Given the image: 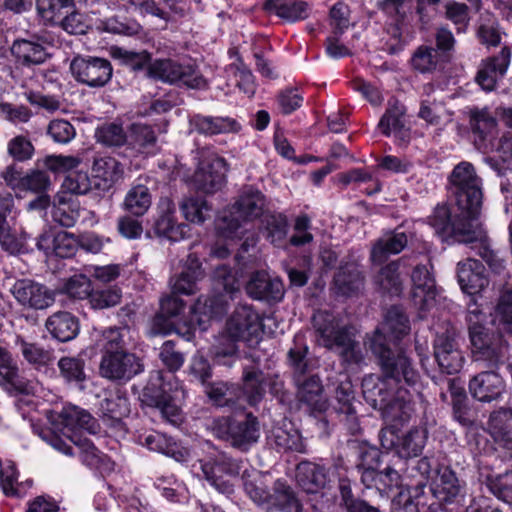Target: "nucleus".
Instances as JSON below:
<instances>
[{
    "mask_svg": "<svg viewBox=\"0 0 512 512\" xmlns=\"http://www.w3.org/2000/svg\"><path fill=\"white\" fill-rule=\"evenodd\" d=\"M180 210L187 221L201 224L210 216L211 207L204 198L189 197L182 201Z\"/></svg>",
    "mask_w": 512,
    "mask_h": 512,
    "instance_id": "nucleus-57",
    "label": "nucleus"
},
{
    "mask_svg": "<svg viewBox=\"0 0 512 512\" xmlns=\"http://www.w3.org/2000/svg\"><path fill=\"white\" fill-rule=\"evenodd\" d=\"M456 275L462 292L470 296V300L467 303V310L470 304L473 305L475 303L478 305L476 296L489 284L483 264L476 259L467 258L465 261L458 262Z\"/></svg>",
    "mask_w": 512,
    "mask_h": 512,
    "instance_id": "nucleus-22",
    "label": "nucleus"
},
{
    "mask_svg": "<svg viewBox=\"0 0 512 512\" xmlns=\"http://www.w3.org/2000/svg\"><path fill=\"white\" fill-rule=\"evenodd\" d=\"M385 421L388 426L381 429L379 434L380 443L384 449L394 450L400 458L417 457L422 453L427 441L426 429L414 427L399 435L398 426H402L406 421Z\"/></svg>",
    "mask_w": 512,
    "mask_h": 512,
    "instance_id": "nucleus-10",
    "label": "nucleus"
},
{
    "mask_svg": "<svg viewBox=\"0 0 512 512\" xmlns=\"http://www.w3.org/2000/svg\"><path fill=\"white\" fill-rule=\"evenodd\" d=\"M154 486L171 502L181 501L186 492L184 484L172 474L156 477Z\"/></svg>",
    "mask_w": 512,
    "mask_h": 512,
    "instance_id": "nucleus-60",
    "label": "nucleus"
},
{
    "mask_svg": "<svg viewBox=\"0 0 512 512\" xmlns=\"http://www.w3.org/2000/svg\"><path fill=\"white\" fill-rule=\"evenodd\" d=\"M127 143L138 152L144 153L149 147L154 146L156 135L150 126L133 124Z\"/></svg>",
    "mask_w": 512,
    "mask_h": 512,
    "instance_id": "nucleus-63",
    "label": "nucleus"
},
{
    "mask_svg": "<svg viewBox=\"0 0 512 512\" xmlns=\"http://www.w3.org/2000/svg\"><path fill=\"white\" fill-rule=\"evenodd\" d=\"M95 189L108 191L123 178L124 168L121 162L110 156L95 158L92 165Z\"/></svg>",
    "mask_w": 512,
    "mask_h": 512,
    "instance_id": "nucleus-34",
    "label": "nucleus"
},
{
    "mask_svg": "<svg viewBox=\"0 0 512 512\" xmlns=\"http://www.w3.org/2000/svg\"><path fill=\"white\" fill-rule=\"evenodd\" d=\"M226 330L231 339L224 347L215 346L213 355L215 363L231 367L237 358L236 341H244L252 345L261 338L262 317L252 306L239 305L228 319Z\"/></svg>",
    "mask_w": 512,
    "mask_h": 512,
    "instance_id": "nucleus-3",
    "label": "nucleus"
},
{
    "mask_svg": "<svg viewBox=\"0 0 512 512\" xmlns=\"http://www.w3.org/2000/svg\"><path fill=\"white\" fill-rule=\"evenodd\" d=\"M486 486L498 499L512 503V470L488 476Z\"/></svg>",
    "mask_w": 512,
    "mask_h": 512,
    "instance_id": "nucleus-59",
    "label": "nucleus"
},
{
    "mask_svg": "<svg viewBox=\"0 0 512 512\" xmlns=\"http://www.w3.org/2000/svg\"><path fill=\"white\" fill-rule=\"evenodd\" d=\"M432 265H417L411 274L413 288L411 298L415 307L421 312L428 311L435 303L436 284L431 272Z\"/></svg>",
    "mask_w": 512,
    "mask_h": 512,
    "instance_id": "nucleus-24",
    "label": "nucleus"
},
{
    "mask_svg": "<svg viewBox=\"0 0 512 512\" xmlns=\"http://www.w3.org/2000/svg\"><path fill=\"white\" fill-rule=\"evenodd\" d=\"M404 232L395 231L378 239L372 247L370 259L373 264H383L391 255L400 253L407 245Z\"/></svg>",
    "mask_w": 512,
    "mask_h": 512,
    "instance_id": "nucleus-43",
    "label": "nucleus"
},
{
    "mask_svg": "<svg viewBox=\"0 0 512 512\" xmlns=\"http://www.w3.org/2000/svg\"><path fill=\"white\" fill-rule=\"evenodd\" d=\"M144 370L141 359L126 350L103 352L99 373L102 377L125 383Z\"/></svg>",
    "mask_w": 512,
    "mask_h": 512,
    "instance_id": "nucleus-15",
    "label": "nucleus"
},
{
    "mask_svg": "<svg viewBox=\"0 0 512 512\" xmlns=\"http://www.w3.org/2000/svg\"><path fill=\"white\" fill-rule=\"evenodd\" d=\"M36 247L46 256L72 257L78 248V240L72 233L47 229L36 238Z\"/></svg>",
    "mask_w": 512,
    "mask_h": 512,
    "instance_id": "nucleus-28",
    "label": "nucleus"
},
{
    "mask_svg": "<svg viewBox=\"0 0 512 512\" xmlns=\"http://www.w3.org/2000/svg\"><path fill=\"white\" fill-rule=\"evenodd\" d=\"M49 42L45 37L17 38L13 41L10 51L16 68L33 70L44 64L51 54L47 50Z\"/></svg>",
    "mask_w": 512,
    "mask_h": 512,
    "instance_id": "nucleus-17",
    "label": "nucleus"
},
{
    "mask_svg": "<svg viewBox=\"0 0 512 512\" xmlns=\"http://www.w3.org/2000/svg\"><path fill=\"white\" fill-rule=\"evenodd\" d=\"M140 443L151 451L171 457L179 463H187L191 459L190 450L161 432L152 431L140 436Z\"/></svg>",
    "mask_w": 512,
    "mask_h": 512,
    "instance_id": "nucleus-31",
    "label": "nucleus"
},
{
    "mask_svg": "<svg viewBox=\"0 0 512 512\" xmlns=\"http://www.w3.org/2000/svg\"><path fill=\"white\" fill-rule=\"evenodd\" d=\"M466 321L474 361L498 368L503 358L501 335L486 325V315L475 303L469 305Z\"/></svg>",
    "mask_w": 512,
    "mask_h": 512,
    "instance_id": "nucleus-5",
    "label": "nucleus"
},
{
    "mask_svg": "<svg viewBox=\"0 0 512 512\" xmlns=\"http://www.w3.org/2000/svg\"><path fill=\"white\" fill-rule=\"evenodd\" d=\"M335 398L337 404L334 409L340 421L351 435L361 431L360 421L355 406V396L350 381L341 382L336 388Z\"/></svg>",
    "mask_w": 512,
    "mask_h": 512,
    "instance_id": "nucleus-29",
    "label": "nucleus"
},
{
    "mask_svg": "<svg viewBox=\"0 0 512 512\" xmlns=\"http://www.w3.org/2000/svg\"><path fill=\"white\" fill-rule=\"evenodd\" d=\"M460 216L466 220V223L461 224L458 221H452L450 211L446 206H437L433 212V214L429 217L430 225L435 229L437 234H447L452 232L454 234H461L465 236V238H469L473 234V230H476L477 227H474V221L476 218H466L463 216L462 212Z\"/></svg>",
    "mask_w": 512,
    "mask_h": 512,
    "instance_id": "nucleus-35",
    "label": "nucleus"
},
{
    "mask_svg": "<svg viewBox=\"0 0 512 512\" xmlns=\"http://www.w3.org/2000/svg\"><path fill=\"white\" fill-rule=\"evenodd\" d=\"M151 205V194L145 185H135L127 192L124 207L135 216H142Z\"/></svg>",
    "mask_w": 512,
    "mask_h": 512,
    "instance_id": "nucleus-56",
    "label": "nucleus"
},
{
    "mask_svg": "<svg viewBox=\"0 0 512 512\" xmlns=\"http://www.w3.org/2000/svg\"><path fill=\"white\" fill-rule=\"evenodd\" d=\"M246 290L251 298L267 302H279L284 296L282 281L264 271L255 272L251 276Z\"/></svg>",
    "mask_w": 512,
    "mask_h": 512,
    "instance_id": "nucleus-30",
    "label": "nucleus"
},
{
    "mask_svg": "<svg viewBox=\"0 0 512 512\" xmlns=\"http://www.w3.org/2000/svg\"><path fill=\"white\" fill-rule=\"evenodd\" d=\"M70 72L76 82L90 88H101L110 82L113 67L106 58L78 55L70 63Z\"/></svg>",
    "mask_w": 512,
    "mask_h": 512,
    "instance_id": "nucleus-14",
    "label": "nucleus"
},
{
    "mask_svg": "<svg viewBox=\"0 0 512 512\" xmlns=\"http://www.w3.org/2000/svg\"><path fill=\"white\" fill-rule=\"evenodd\" d=\"M434 356L442 372L452 375L458 373L464 363V356L453 329L438 333L434 339Z\"/></svg>",
    "mask_w": 512,
    "mask_h": 512,
    "instance_id": "nucleus-19",
    "label": "nucleus"
},
{
    "mask_svg": "<svg viewBox=\"0 0 512 512\" xmlns=\"http://www.w3.org/2000/svg\"><path fill=\"white\" fill-rule=\"evenodd\" d=\"M368 346L377 359L381 375L363 378L365 400L382 412L384 420L407 421L414 412L413 398L419 394L421 378L413 360L403 350H392L380 333L369 338Z\"/></svg>",
    "mask_w": 512,
    "mask_h": 512,
    "instance_id": "nucleus-1",
    "label": "nucleus"
},
{
    "mask_svg": "<svg viewBox=\"0 0 512 512\" xmlns=\"http://www.w3.org/2000/svg\"><path fill=\"white\" fill-rule=\"evenodd\" d=\"M52 219L63 227H73L79 218V206L74 201L60 199L51 211Z\"/></svg>",
    "mask_w": 512,
    "mask_h": 512,
    "instance_id": "nucleus-62",
    "label": "nucleus"
},
{
    "mask_svg": "<svg viewBox=\"0 0 512 512\" xmlns=\"http://www.w3.org/2000/svg\"><path fill=\"white\" fill-rule=\"evenodd\" d=\"M71 443L78 449V455L86 466L98 470H111L113 468L111 460L88 438L74 439L71 437Z\"/></svg>",
    "mask_w": 512,
    "mask_h": 512,
    "instance_id": "nucleus-49",
    "label": "nucleus"
},
{
    "mask_svg": "<svg viewBox=\"0 0 512 512\" xmlns=\"http://www.w3.org/2000/svg\"><path fill=\"white\" fill-rule=\"evenodd\" d=\"M152 231L159 238L178 242L189 234L190 228L184 223H177L174 203L169 198H162L158 203Z\"/></svg>",
    "mask_w": 512,
    "mask_h": 512,
    "instance_id": "nucleus-23",
    "label": "nucleus"
},
{
    "mask_svg": "<svg viewBox=\"0 0 512 512\" xmlns=\"http://www.w3.org/2000/svg\"><path fill=\"white\" fill-rule=\"evenodd\" d=\"M214 433L242 451H248L260 437V427L257 418L248 413L241 419L219 418L214 422Z\"/></svg>",
    "mask_w": 512,
    "mask_h": 512,
    "instance_id": "nucleus-11",
    "label": "nucleus"
},
{
    "mask_svg": "<svg viewBox=\"0 0 512 512\" xmlns=\"http://www.w3.org/2000/svg\"><path fill=\"white\" fill-rule=\"evenodd\" d=\"M308 347L302 336H296L294 346L288 352L289 363L293 368V379L297 386V397L313 411L322 412L327 408V400L323 395V385L316 375H307Z\"/></svg>",
    "mask_w": 512,
    "mask_h": 512,
    "instance_id": "nucleus-7",
    "label": "nucleus"
},
{
    "mask_svg": "<svg viewBox=\"0 0 512 512\" xmlns=\"http://www.w3.org/2000/svg\"><path fill=\"white\" fill-rule=\"evenodd\" d=\"M243 487L248 497L257 505L263 506L268 510L273 493L268 490L265 477L258 471H253L252 475H243Z\"/></svg>",
    "mask_w": 512,
    "mask_h": 512,
    "instance_id": "nucleus-51",
    "label": "nucleus"
},
{
    "mask_svg": "<svg viewBox=\"0 0 512 512\" xmlns=\"http://www.w3.org/2000/svg\"><path fill=\"white\" fill-rule=\"evenodd\" d=\"M463 241L467 243H475V246L472 248H477V254L487 263L493 273L503 276L507 274L505 259L498 251L491 249L486 236L480 228L473 230L472 236L464 238Z\"/></svg>",
    "mask_w": 512,
    "mask_h": 512,
    "instance_id": "nucleus-42",
    "label": "nucleus"
},
{
    "mask_svg": "<svg viewBox=\"0 0 512 512\" xmlns=\"http://www.w3.org/2000/svg\"><path fill=\"white\" fill-rule=\"evenodd\" d=\"M399 265L393 261L382 267L375 282L386 293L390 295H399L402 291V282L398 273Z\"/></svg>",
    "mask_w": 512,
    "mask_h": 512,
    "instance_id": "nucleus-58",
    "label": "nucleus"
},
{
    "mask_svg": "<svg viewBox=\"0 0 512 512\" xmlns=\"http://www.w3.org/2000/svg\"><path fill=\"white\" fill-rule=\"evenodd\" d=\"M456 205L466 218H476L482 204V181L474 166L467 161L458 163L449 176Z\"/></svg>",
    "mask_w": 512,
    "mask_h": 512,
    "instance_id": "nucleus-9",
    "label": "nucleus"
},
{
    "mask_svg": "<svg viewBox=\"0 0 512 512\" xmlns=\"http://www.w3.org/2000/svg\"><path fill=\"white\" fill-rule=\"evenodd\" d=\"M225 160L216 155L199 162L194 174V182L198 190L204 193H214L222 188L225 183Z\"/></svg>",
    "mask_w": 512,
    "mask_h": 512,
    "instance_id": "nucleus-27",
    "label": "nucleus"
},
{
    "mask_svg": "<svg viewBox=\"0 0 512 512\" xmlns=\"http://www.w3.org/2000/svg\"><path fill=\"white\" fill-rule=\"evenodd\" d=\"M433 495L440 501L456 508L463 507L467 502V487L450 467H442L432 487Z\"/></svg>",
    "mask_w": 512,
    "mask_h": 512,
    "instance_id": "nucleus-21",
    "label": "nucleus"
},
{
    "mask_svg": "<svg viewBox=\"0 0 512 512\" xmlns=\"http://www.w3.org/2000/svg\"><path fill=\"white\" fill-rule=\"evenodd\" d=\"M15 346L21 352L23 358L37 370L46 369L53 361V352L41 345L26 341L22 336H17Z\"/></svg>",
    "mask_w": 512,
    "mask_h": 512,
    "instance_id": "nucleus-50",
    "label": "nucleus"
},
{
    "mask_svg": "<svg viewBox=\"0 0 512 512\" xmlns=\"http://www.w3.org/2000/svg\"><path fill=\"white\" fill-rule=\"evenodd\" d=\"M265 238L274 246L284 244L289 225L287 217L282 213H269L262 220Z\"/></svg>",
    "mask_w": 512,
    "mask_h": 512,
    "instance_id": "nucleus-52",
    "label": "nucleus"
},
{
    "mask_svg": "<svg viewBox=\"0 0 512 512\" xmlns=\"http://www.w3.org/2000/svg\"><path fill=\"white\" fill-rule=\"evenodd\" d=\"M183 394L184 391L174 375L156 370L150 374L148 383L143 389L142 402L157 408L164 419L175 425L182 419L177 400Z\"/></svg>",
    "mask_w": 512,
    "mask_h": 512,
    "instance_id": "nucleus-6",
    "label": "nucleus"
},
{
    "mask_svg": "<svg viewBox=\"0 0 512 512\" xmlns=\"http://www.w3.org/2000/svg\"><path fill=\"white\" fill-rule=\"evenodd\" d=\"M243 461L233 459L226 454H219L213 460L199 461L203 477L221 494L233 492V485L226 476H236L243 468Z\"/></svg>",
    "mask_w": 512,
    "mask_h": 512,
    "instance_id": "nucleus-16",
    "label": "nucleus"
},
{
    "mask_svg": "<svg viewBox=\"0 0 512 512\" xmlns=\"http://www.w3.org/2000/svg\"><path fill=\"white\" fill-rule=\"evenodd\" d=\"M147 76L168 84H181L192 89H204L205 78L192 64H183L170 58L155 59L147 68Z\"/></svg>",
    "mask_w": 512,
    "mask_h": 512,
    "instance_id": "nucleus-12",
    "label": "nucleus"
},
{
    "mask_svg": "<svg viewBox=\"0 0 512 512\" xmlns=\"http://www.w3.org/2000/svg\"><path fill=\"white\" fill-rule=\"evenodd\" d=\"M404 105L396 98H390L384 115L381 117L378 128L385 136L392 133L400 136L402 139L408 137L407 131L404 130Z\"/></svg>",
    "mask_w": 512,
    "mask_h": 512,
    "instance_id": "nucleus-41",
    "label": "nucleus"
},
{
    "mask_svg": "<svg viewBox=\"0 0 512 512\" xmlns=\"http://www.w3.org/2000/svg\"><path fill=\"white\" fill-rule=\"evenodd\" d=\"M99 410L104 420L111 421V424L119 422L130 412V403L126 392L120 389L110 392L100 402Z\"/></svg>",
    "mask_w": 512,
    "mask_h": 512,
    "instance_id": "nucleus-47",
    "label": "nucleus"
},
{
    "mask_svg": "<svg viewBox=\"0 0 512 512\" xmlns=\"http://www.w3.org/2000/svg\"><path fill=\"white\" fill-rule=\"evenodd\" d=\"M313 327L319 345L332 350H340L342 360L348 364H359L364 356L359 343L354 339L353 328L341 324V319L329 311H317L313 315Z\"/></svg>",
    "mask_w": 512,
    "mask_h": 512,
    "instance_id": "nucleus-4",
    "label": "nucleus"
},
{
    "mask_svg": "<svg viewBox=\"0 0 512 512\" xmlns=\"http://www.w3.org/2000/svg\"><path fill=\"white\" fill-rule=\"evenodd\" d=\"M409 330L408 318L399 307L393 306L387 311L384 322L374 331L371 337L380 333L385 338V343L390 346V343H396L407 335Z\"/></svg>",
    "mask_w": 512,
    "mask_h": 512,
    "instance_id": "nucleus-36",
    "label": "nucleus"
},
{
    "mask_svg": "<svg viewBox=\"0 0 512 512\" xmlns=\"http://www.w3.org/2000/svg\"><path fill=\"white\" fill-rule=\"evenodd\" d=\"M10 292L22 306L45 309L54 302L52 293L42 284L32 279H19L11 286Z\"/></svg>",
    "mask_w": 512,
    "mask_h": 512,
    "instance_id": "nucleus-26",
    "label": "nucleus"
},
{
    "mask_svg": "<svg viewBox=\"0 0 512 512\" xmlns=\"http://www.w3.org/2000/svg\"><path fill=\"white\" fill-rule=\"evenodd\" d=\"M336 292L342 296H352L360 292L364 286V276L355 263L341 266L334 276Z\"/></svg>",
    "mask_w": 512,
    "mask_h": 512,
    "instance_id": "nucleus-45",
    "label": "nucleus"
},
{
    "mask_svg": "<svg viewBox=\"0 0 512 512\" xmlns=\"http://www.w3.org/2000/svg\"><path fill=\"white\" fill-rule=\"evenodd\" d=\"M470 125L475 140L484 142L496 134L497 121L487 109L473 111Z\"/></svg>",
    "mask_w": 512,
    "mask_h": 512,
    "instance_id": "nucleus-54",
    "label": "nucleus"
},
{
    "mask_svg": "<svg viewBox=\"0 0 512 512\" xmlns=\"http://www.w3.org/2000/svg\"><path fill=\"white\" fill-rule=\"evenodd\" d=\"M273 491L268 511L277 509L280 512H302L303 506L300 500L285 480H276Z\"/></svg>",
    "mask_w": 512,
    "mask_h": 512,
    "instance_id": "nucleus-48",
    "label": "nucleus"
},
{
    "mask_svg": "<svg viewBox=\"0 0 512 512\" xmlns=\"http://www.w3.org/2000/svg\"><path fill=\"white\" fill-rule=\"evenodd\" d=\"M60 417L63 424V435L66 440L55 434L48 428L41 429L39 436L54 449L66 455H75L73 447L68 443L71 437L74 439L83 438L81 432L86 431L90 434L97 432V422L95 418L77 406H66L63 408Z\"/></svg>",
    "mask_w": 512,
    "mask_h": 512,
    "instance_id": "nucleus-8",
    "label": "nucleus"
},
{
    "mask_svg": "<svg viewBox=\"0 0 512 512\" xmlns=\"http://www.w3.org/2000/svg\"><path fill=\"white\" fill-rule=\"evenodd\" d=\"M266 205V197L259 189L243 187L236 201L218 218V234L230 240L241 239L247 232L245 225L263 216Z\"/></svg>",
    "mask_w": 512,
    "mask_h": 512,
    "instance_id": "nucleus-2",
    "label": "nucleus"
},
{
    "mask_svg": "<svg viewBox=\"0 0 512 512\" xmlns=\"http://www.w3.org/2000/svg\"><path fill=\"white\" fill-rule=\"evenodd\" d=\"M225 310V305L220 297L201 295L191 308L189 324L205 331L208 328V323L221 317Z\"/></svg>",
    "mask_w": 512,
    "mask_h": 512,
    "instance_id": "nucleus-33",
    "label": "nucleus"
},
{
    "mask_svg": "<svg viewBox=\"0 0 512 512\" xmlns=\"http://www.w3.org/2000/svg\"><path fill=\"white\" fill-rule=\"evenodd\" d=\"M264 8L289 23L305 20L311 12L309 3L302 0H267Z\"/></svg>",
    "mask_w": 512,
    "mask_h": 512,
    "instance_id": "nucleus-37",
    "label": "nucleus"
},
{
    "mask_svg": "<svg viewBox=\"0 0 512 512\" xmlns=\"http://www.w3.org/2000/svg\"><path fill=\"white\" fill-rule=\"evenodd\" d=\"M0 377L1 386L8 392L30 393L29 383L19 376L17 364L11 356L8 357L7 362L0 363Z\"/></svg>",
    "mask_w": 512,
    "mask_h": 512,
    "instance_id": "nucleus-53",
    "label": "nucleus"
},
{
    "mask_svg": "<svg viewBox=\"0 0 512 512\" xmlns=\"http://www.w3.org/2000/svg\"><path fill=\"white\" fill-rule=\"evenodd\" d=\"M296 481L307 493H317L328 482V474L325 467L304 461L297 465Z\"/></svg>",
    "mask_w": 512,
    "mask_h": 512,
    "instance_id": "nucleus-39",
    "label": "nucleus"
},
{
    "mask_svg": "<svg viewBox=\"0 0 512 512\" xmlns=\"http://www.w3.org/2000/svg\"><path fill=\"white\" fill-rule=\"evenodd\" d=\"M190 125L200 134L212 136L237 131L238 123L229 117H212L196 114L191 117Z\"/></svg>",
    "mask_w": 512,
    "mask_h": 512,
    "instance_id": "nucleus-46",
    "label": "nucleus"
},
{
    "mask_svg": "<svg viewBox=\"0 0 512 512\" xmlns=\"http://www.w3.org/2000/svg\"><path fill=\"white\" fill-rule=\"evenodd\" d=\"M267 441L278 452H305V445L299 431L292 427L288 428L285 423L273 426L267 436Z\"/></svg>",
    "mask_w": 512,
    "mask_h": 512,
    "instance_id": "nucleus-38",
    "label": "nucleus"
},
{
    "mask_svg": "<svg viewBox=\"0 0 512 512\" xmlns=\"http://www.w3.org/2000/svg\"><path fill=\"white\" fill-rule=\"evenodd\" d=\"M379 466V451L375 448H367L361 452L356 469L365 487L375 488L380 493L389 494L394 488L400 486L401 477L395 469L386 467L383 471H379Z\"/></svg>",
    "mask_w": 512,
    "mask_h": 512,
    "instance_id": "nucleus-13",
    "label": "nucleus"
},
{
    "mask_svg": "<svg viewBox=\"0 0 512 512\" xmlns=\"http://www.w3.org/2000/svg\"><path fill=\"white\" fill-rule=\"evenodd\" d=\"M510 60V48L503 47L497 56L483 62L476 76V81L483 90L492 91L495 88L497 80L506 73Z\"/></svg>",
    "mask_w": 512,
    "mask_h": 512,
    "instance_id": "nucleus-32",
    "label": "nucleus"
},
{
    "mask_svg": "<svg viewBox=\"0 0 512 512\" xmlns=\"http://www.w3.org/2000/svg\"><path fill=\"white\" fill-rule=\"evenodd\" d=\"M14 209V198L10 192H0V246L10 254L26 253L30 250L26 232L16 234L7 220Z\"/></svg>",
    "mask_w": 512,
    "mask_h": 512,
    "instance_id": "nucleus-18",
    "label": "nucleus"
},
{
    "mask_svg": "<svg viewBox=\"0 0 512 512\" xmlns=\"http://www.w3.org/2000/svg\"><path fill=\"white\" fill-rule=\"evenodd\" d=\"M45 326L52 337L60 342L70 341L79 333L78 319L67 311H59L49 316Z\"/></svg>",
    "mask_w": 512,
    "mask_h": 512,
    "instance_id": "nucleus-40",
    "label": "nucleus"
},
{
    "mask_svg": "<svg viewBox=\"0 0 512 512\" xmlns=\"http://www.w3.org/2000/svg\"><path fill=\"white\" fill-rule=\"evenodd\" d=\"M242 391L247 402L254 406L264 397L267 388L271 394L277 396L283 389V382L278 376L265 375L255 367H245L242 375Z\"/></svg>",
    "mask_w": 512,
    "mask_h": 512,
    "instance_id": "nucleus-20",
    "label": "nucleus"
},
{
    "mask_svg": "<svg viewBox=\"0 0 512 512\" xmlns=\"http://www.w3.org/2000/svg\"><path fill=\"white\" fill-rule=\"evenodd\" d=\"M495 369L479 372L470 379L468 388L474 399L490 403L499 400L506 392L505 380Z\"/></svg>",
    "mask_w": 512,
    "mask_h": 512,
    "instance_id": "nucleus-25",
    "label": "nucleus"
},
{
    "mask_svg": "<svg viewBox=\"0 0 512 512\" xmlns=\"http://www.w3.org/2000/svg\"><path fill=\"white\" fill-rule=\"evenodd\" d=\"M446 61V56L435 47L421 45L413 52L410 63L417 72L430 74L442 70Z\"/></svg>",
    "mask_w": 512,
    "mask_h": 512,
    "instance_id": "nucleus-44",
    "label": "nucleus"
},
{
    "mask_svg": "<svg viewBox=\"0 0 512 512\" xmlns=\"http://www.w3.org/2000/svg\"><path fill=\"white\" fill-rule=\"evenodd\" d=\"M37 11L44 22L58 23L74 8L73 0H36Z\"/></svg>",
    "mask_w": 512,
    "mask_h": 512,
    "instance_id": "nucleus-55",
    "label": "nucleus"
},
{
    "mask_svg": "<svg viewBox=\"0 0 512 512\" xmlns=\"http://www.w3.org/2000/svg\"><path fill=\"white\" fill-rule=\"evenodd\" d=\"M445 17L455 26L457 33H465L471 20L468 5L453 0L445 4Z\"/></svg>",
    "mask_w": 512,
    "mask_h": 512,
    "instance_id": "nucleus-61",
    "label": "nucleus"
},
{
    "mask_svg": "<svg viewBox=\"0 0 512 512\" xmlns=\"http://www.w3.org/2000/svg\"><path fill=\"white\" fill-rule=\"evenodd\" d=\"M494 321L507 333L512 334V289L501 292L494 311Z\"/></svg>",
    "mask_w": 512,
    "mask_h": 512,
    "instance_id": "nucleus-64",
    "label": "nucleus"
}]
</instances>
